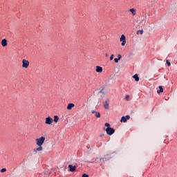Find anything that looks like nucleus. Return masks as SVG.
Masks as SVG:
<instances>
[{
  "instance_id": "nucleus-1",
  "label": "nucleus",
  "mask_w": 177,
  "mask_h": 177,
  "mask_svg": "<svg viewBox=\"0 0 177 177\" xmlns=\"http://www.w3.org/2000/svg\"><path fill=\"white\" fill-rule=\"evenodd\" d=\"M45 142V137L42 136L36 139V145L37 146H42Z\"/></svg>"
},
{
  "instance_id": "nucleus-2",
  "label": "nucleus",
  "mask_w": 177,
  "mask_h": 177,
  "mask_svg": "<svg viewBox=\"0 0 177 177\" xmlns=\"http://www.w3.org/2000/svg\"><path fill=\"white\" fill-rule=\"evenodd\" d=\"M30 66V62L27 59H23L22 60V68H28V66Z\"/></svg>"
},
{
  "instance_id": "nucleus-3",
  "label": "nucleus",
  "mask_w": 177,
  "mask_h": 177,
  "mask_svg": "<svg viewBox=\"0 0 177 177\" xmlns=\"http://www.w3.org/2000/svg\"><path fill=\"white\" fill-rule=\"evenodd\" d=\"M42 150H44V147H42V146H38L37 148H35L33 149V153L34 154H38V153H41V151H42Z\"/></svg>"
},
{
  "instance_id": "nucleus-4",
  "label": "nucleus",
  "mask_w": 177,
  "mask_h": 177,
  "mask_svg": "<svg viewBox=\"0 0 177 177\" xmlns=\"http://www.w3.org/2000/svg\"><path fill=\"white\" fill-rule=\"evenodd\" d=\"M106 132L107 133V135H113V133H114L115 132V130H114V129L111 128V127H107L106 129Z\"/></svg>"
},
{
  "instance_id": "nucleus-5",
  "label": "nucleus",
  "mask_w": 177,
  "mask_h": 177,
  "mask_svg": "<svg viewBox=\"0 0 177 177\" xmlns=\"http://www.w3.org/2000/svg\"><path fill=\"white\" fill-rule=\"evenodd\" d=\"M53 122V118L50 116H48L46 118L45 124L47 125H50Z\"/></svg>"
},
{
  "instance_id": "nucleus-6",
  "label": "nucleus",
  "mask_w": 177,
  "mask_h": 177,
  "mask_svg": "<svg viewBox=\"0 0 177 177\" xmlns=\"http://www.w3.org/2000/svg\"><path fill=\"white\" fill-rule=\"evenodd\" d=\"M120 41L122 42V46H125V44H127V41L125 40V35H122L120 39Z\"/></svg>"
},
{
  "instance_id": "nucleus-7",
  "label": "nucleus",
  "mask_w": 177,
  "mask_h": 177,
  "mask_svg": "<svg viewBox=\"0 0 177 177\" xmlns=\"http://www.w3.org/2000/svg\"><path fill=\"white\" fill-rule=\"evenodd\" d=\"M130 118H131V116L128 115L126 116H122L121 118L120 122H127V121H128V120H129Z\"/></svg>"
},
{
  "instance_id": "nucleus-8",
  "label": "nucleus",
  "mask_w": 177,
  "mask_h": 177,
  "mask_svg": "<svg viewBox=\"0 0 177 177\" xmlns=\"http://www.w3.org/2000/svg\"><path fill=\"white\" fill-rule=\"evenodd\" d=\"M110 104V100L106 99L105 102H104V107L106 109V110H109V106Z\"/></svg>"
},
{
  "instance_id": "nucleus-9",
  "label": "nucleus",
  "mask_w": 177,
  "mask_h": 177,
  "mask_svg": "<svg viewBox=\"0 0 177 177\" xmlns=\"http://www.w3.org/2000/svg\"><path fill=\"white\" fill-rule=\"evenodd\" d=\"M68 168L71 172H75V169H77V167L73 166V165H69Z\"/></svg>"
},
{
  "instance_id": "nucleus-10",
  "label": "nucleus",
  "mask_w": 177,
  "mask_h": 177,
  "mask_svg": "<svg viewBox=\"0 0 177 177\" xmlns=\"http://www.w3.org/2000/svg\"><path fill=\"white\" fill-rule=\"evenodd\" d=\"M95 71H96L97 73H102V71H103V68H102V66H96Z\"/></svg>"
},
{
  "instance_id": "nucleus-11",
  "label": "nucleus",
  "mask_w": 177,
  "mask_h": 177,
  "mask_svg": "<svg viewBox=\"0 0 177 177\" xmlns=\"http://www.w3.org/2000/svg\"><path fill=\"white\" fill-rule=\"evenodd\" d=\"M75 104L73 103H69L67 105V110H71L73 107H75Z\"/></svg>"
},
{
  "instance_id": "nucleus-12",
  "label": "nucleus",
  "mask_w": 177,
  "mask_h": 177,
  "mask_svg": "<svg viewBox=\"0 0 177 177\" xmlns=\"http://www.w3.org/2000/svg\"><path fill=\"white\" fill-rule=\"evenodd\" d=\"M91 113L92 114H95L97 118H100V113L97 112L95 111H92Z\"/></svg>"
},
{
  "instance_id": "nucleus-13",
  "label": "nucleus",
  "mask_w": 177,
  "mask_h": 177,
  "mask_svg": "<svg viewBox=\"0 0 177 177\" xmlns=\"http://www.w3.org/2000/svg\"><path fill=\"white\" fill-rule=\"evenodd\" d=\"M1 45H2V46H3V47L8 46V41L6 40V39H3L1 41Z\"/></svg>"
},
{
  "instance_id": "nucleus-14",
  "label": "nucleus",
  "mask_w": 177,
  "mask_h": 177,
  "mask_svg": "<svg viewBox=\"0 0 177 177\" xmlns=\"http://www.w3.org/2000/svg\"><path fill=\"white\" fill-rule=\"evenodd\" d=\"M129 12L132 13L133 16H136V10H135L134 8H131L129 10Z\"/></svg>"
},
{
  "instance_id": "nucleus-15",
  "label": "nucleus",
  "mask_w": 177,
  "mask_h": 177,
  "mask_svg": "<svg viewBox=\"0 0 177 177\" xmlns=\"http://www.w3.org/2000/svg\"><path fill=\"white\" fill-rule=\"evenodd\" d=\"M133 78H134L135 81L138 82L139 81V76H138V74H136L133 76Z\"/></svg>"
},
{
  "instance_id": "nucleus-16",
  "label": "nucleus",
  "mask_w": 177,
  "mask_h": 177,
  "mask_svg": "<svg viewBox=\"0 0 177 177\" xmlns=\"http://www.w3.org/2000/svg\"><path fill=\"white\" fill-rule=\"evenodd\" d=\"M53 121H54V122H55V123L58 122V121H59V116L55 115V116H54V120H53Z\"/></svg>"
},
{
  "instance_id": "nucleus-17",
  "label": "nucleus",
  "mask_w": 177,
  "mask_h": 177,
  "mask_svg": "<svg viewBox=\"0 0 177 177\" xmlns=\"http://www.w3.org/2000/svg\"><path fill=\"white\" fill-rule=\"evenodd\" d=\"M161 92H164V88H162V86H159V90H158V93H161Z\"/></svg>"
},
{
  "instance_id": "nucleus-18",
  "label": "nucleus",
  "mask_w": 177,
  "mask_h": 177,
  "mask_svg": "<svg viewBox=\"0 0 177 177\" xmlns=\"http://www.w3.org/2000/svg\"><path fill=\"white\" fill-rule=\"evenodd\" d=\"M136 34H137V35H139V34H140L141 35H143V29L140 30H138V31L136 32Z\"/></svg>"
},
{
  "instance_id": "nucleus-19",
  "label": "nucleus",
  "mask_w": 177,
  "mask_h": 177,
  "mask_svg": "<svg viewBox=\"0 0 177 177\" xmlns=\"http://www.w3.org/2000/svg\"><path fill=\"white\" fill-rule=\"evenodd\" d=\"M0 172L3 173V172H6V168H3L0 170Z\"/></svg>"
},
{
  "instance_id": "nucleus-20",
  "label": "nucleus",
  "mask_w": 177,
  "mask_h": 177,
  "mask_svg": "<svg viewBox=\"0 0 177 177\" xmlns=\"http://www.w3.org/2000/svg\"><path fill=\"white\" fill-rule=\"evenodd\" d=\"M166 63H167L168 67L171 66V62H169V61L167 60Z\"/></svg>"
},
{
  "instance_id": "nucleus-21",
  "label": "nucleus",
  "mask_w": 177,
  "mask_h": 177,
  "mask_svg": "<svg viewBox=\"0 0 177 177\" xmlns=\"http://www.w3.org/2000/svg\"><path fill=\"white\" fill-rule=\"evenodd\" d=\"M125 99H126V100H129V95H125Z\"/></svg>"
},
{
  "instance_id": "nucleus-22",
  "label": "nucleus",
  "mask_w": 177,
  "mask_h": 177,
  "mask_svg": "<svg viewBox=\"0 0 177 177\" xmlns=\"http://www.w3.org/2000/svg\"><path fill=\"white\" fill-rule=\"evenodd\" d=\"M113 59H114V55L112 54L110 57V60H113Z\"/></svg>"
},
{
  "instance_id": "nucleus-23",
  "label": "nucleus",
  "mask_w": 177,
  "mask_h": 177,
  "mask_svg": "<svg viewBox=\"0 0 177 177\" xmlns=\"http://www.w3.org/2000/svg\"><path fill=\"white\" fill-rule=\"evenodd\" d=\"M118 60H120V59H118V58H115L114 59L115 63H118Z\"/></svg>"
},
{
  "instance_id": "nucleus-24",
  "label": "nucleus",
  "mask_w": 177,
  "mask_h": 177,
  "mask_svg": "<svg viewBox=\"0 0 177 177\" xmlns=\"http://www.w3.org/2000/svg\"><path fill=\"white\" fill-rule=\"evenodd\" d=\"M105 127H107L108 128H110V124L109 123H105Z\"/></svg>"
},
{
  "instance_id": "nucleus-25",
  "label": "nucleus",
  "mask_w": 177,
  "mask_h": 177,
  "mask_svg": "<svg viewBox=\"0 0 177 177\" xmlns=\"http://www.w3.org/2000/svg\"><path fill=\"white\" fill-rule=\"evenodd\" d=\"M82 177H89V176L88 174H84L82 176Z\"/></svg>"
},
{
  "instance_id": "nucleus-26",
  "label": "nucleus",
  "mask_w": 177,
  "mask_h": 177,
  "mask_svg": "<svg viewBox=\"0 0 177 177\" xmlns=\"http://www.w3.org/2000/svg\"><path fill=\"white\" fill-rule=\"evenodd\" d=\"M118 59H121V55L119 54V55H118Z\"/></svg>"
},
{
  "instance_id": "nucleus-27",
  "label": "nucleus",
  "mask_w": 177,
  "mask_h": 177,
  "mask_svg": "<svg viewBox=\"0 0 177 177\" xmlns=\"http://www.w3.org/2000/svg\"><path fill=\"white\" fill-rule=\"evenodd\" d=\"M105 56H106V57H107V56H109V55L106 54Z\"/></svg>"
}]
</instances>
